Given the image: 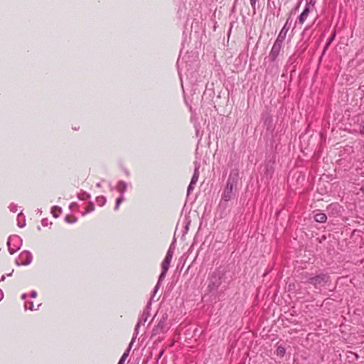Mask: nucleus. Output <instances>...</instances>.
Listing matches in <instances>:
<instances>
[{"label": "nucleus", "mask_w": 364, "mask_h": 364, "mask_svg": "<svg viewBox=\"0 0 364 364\" xmlns=\"http://www.w3.org/2000/svg\"><path fill=\"white\" fill-rule=\"evenodd\" d=\"M238 180V171H231L228 178L226 185L221 194V198L219 204L220 206L226 208L227 203L234 199L236 195Z\"/></svg>", "instance_id": "f257e3e1"}, {"label": "nucleus", "mask_w": 364, "mask_h": 364, "mask_svg": "<svg viewBox=\"0 0 364 364\" xmlns=\"http://www.w3.org/2000/svg\"><path fill=\"white\" fill-rule=\"evenodd\" d=\"M22 245V240L18 235H11L9 237L7 245L9 252L13 255L17 252Z\"/></svg>", "instance_id": "f03ea898"}, {"label": "nucleus", "mask_w": 364, "mask_h": 364, "mask_svg": "<svg viewBox=\"0 0 364 364\" xmlns=\"http://www.w3.org/2000/svg\"><path fill=\"white\" fill-rule=\"evenodd\" d=\"M166 321L167 316L166 314H163L161 318L158 317L156 318V324L152 330L153 336L164 333L166 331Z\"/></svg>", "instance_id": "7ed1b4c3"}, {"label": "nucleus", "mask_w": 364, "mask_h": 364, "mask_svg": "<svg viewBox=\"0 0 364 364\" xmlns=\"http://www.w3.org/2000/svg\"><path fill=\"white\" fill-rule=\"evenodd\" d=\"M291 24V20H290V18H289L287 20L283 28H282L281 31L279 32L273 46H281L283 43L284 39L286 38L287 33L290 28Z\"/></svg>", "instance_id": "20e7f679"}, {"label": "nucleus", "mask_w": 364, "mask_h": 364, "mask_svg": "<svg viewBox=\"0 0 364 364\" xmlns=\"http://www.w3.org/2000/svg\"><path fill=\"white\" fill-rule=\"evenodd\" d=\"M329 277L326 274H321L308 279V282L315 287L324 286L328 282Z\"/></svg>", "instance_id": "39448f33"}, {"label": "nucleus", "mask_w": 364, "mask_h": 364, "mask_svg": "<svg viewBox=\"0 0 364 364\" xmlns=\"http://www.w3.org/2000/svg\"><path fill=\"white\" fill-rule=\"evenodd\" d=\"M32 255L28 251L22 252L18 259H16V263L17 265H28L32 262Z\"/></svg>", "instance_id": "423d86ee"}, {"label": "nucleus", "mask_w": 364, "mask_h": 364, "mask_svg": "<svg viewBox=\"0 0 364 364\" xmlns=\"http://www.w3.org/2000/svg\"><path fill=\"white\" fill-rule=\"evenodd\" d=\"M169 266H170V263H168V262H164V261L162 262V263H161L162 271H161V274L159 276L158 283H157V284H156V286L155 287V291L157 290L158 286H159V283L165 277L167 271L168 270Z\"/></svg>", "instance_id": "0eeeda50"}, {"label": "nucleus", "mask_w": 364, "mask_h": 364, "mask_svg": "<svg viewBox=\"0 0 364 364\" xmlns=\"http://www.w3.org/2000/svg\"><path fill=\"white\" fill-rule=\"evenodd\" d=\"M311 2L306 3V6L304 9V11L301 12L300 16H299L298 21L299 24H303L306 19L307 18V16L309 14V7H310Z\"/></svg>", "instance_id": "6e6552de"}, {"label": "nucleus", "mask_w": 364, "mask_h": 364, "mask_svg": "<svg viewBox=\"0 0 364 364\" xmlns=\"http://www.w3.org/2000/svg\"><path fill=\"white\" fill-rule=\"evenodd\" d=\"M220 284V278L217 277L216 273L213 272L211 275V280L209 284V287L211 289H215Z\"/></svg>", "instance_id": "1a4fd4ad"}, {"label": "nucleus", "mask_w": 364, "mask_h": 364, "mask_svg": "<svg viewBox=\"0 0 364 364\" xmlns=\"http://www.w3.org/2000/svg\"><path fill=\"white\" fill-rule=\"evenodd\" d=\"M127 189V184L124 181H120L116 186V190L119 193L120 196H124Z\"/></svg>", "instance_id": "9d476101"}, {"label": "nucleus", "mask_w": 364, "mask_h": 364, "mask_svg": "<svg viewBox=\"0 0 364 364\" xmlns=\"http://www.w3.org/2000/svg\"><path fill=\"white\" fill-rule=\"evenodd\" d=\"M149 316V312L147 311H144L136 326V328H135L136 331H137V329L139 328V327L141 325H144L146 322Z\"/></svg>", "instance_id": "9b49d317"}, {"label": "nucleus", "mask_w": 364, "mask_h": 364, "mask_svg": "<svg viewBox=\"0 0 364 364\" xmlns=\"http://www.w3.org/2000/svg\"><path fill=\"white\" fill-rule=\"evenodd\" d=\"M314 219L318 223H324L326 222L327 217L324 213H319L315 215Z\"/></svg>", "instance_id": "f8f14e48"}, {"label": "nucleus", "mask_w": 364, "mask_h": 364, "mask_svg": "<svg viewBox=\"0 0 364 364\" xmlns=\"http://www.w3.org/2000/svg\"><path fill=\"white\" fill-rule=\"evenodd\" d=\"M18 220V226L19 228H23L26 225V220L23 214L20 213L17 216Z\"/></svg>", "instance_id": "ddd939ff"}, {"label": "nucleus", "mask_w": 364, "mask_h": 364, "mask_svg": "<svg viewBox=\"0 0 364 364\" xmlns=\"http://www.w3.org/2000/svg\"><path fill=\"white\" fill-rule=\"evenodd\" d=\"M199 166H196L195 167V170H194V173L192 176V178H191V183L192 184H196L198 180V177H199Z\"/></svg>", "instance_id": "4468645a"}, {"label": "nucleus", "mask_w": 364, "mask_h": 364, "mask_svg": "<svg viewBox=\"0 0 364 364\" xmlns=\"http://www.w3.org/2000/svg\"><path fill=\"white\" fill-rule=\"evenodd\" d=\"M173 251L171 248V247H170V248L168 249L167 253H166V255L164 259V262H166L168 263H171V261L173 258Z\"/></svg>", "instance_id": "2eb2a0df"}, {"label": "nucleus", "mask_w": 364, "mask_h": 364, "mask_svg": "<svg viewBox=\"0 0 364 364\" xmlns=\"http://www.w3.org/2000/svg\"><path fill=\"white\" fill-rule=\"evenodd\" d=\"M280 51V47H272L271 53H270V57L272 60H274L276 57L278 55Z\"/></svg>", "instance_id": "dca6fc26"}, {"label": "nucleus", "mask_w": 364, "mask_h": 364, "mask_svg": "<svg viewBox=\"0 0 364 364\" xmlns=\"http://www.w3.org/2000/svg\"><path fill=\"white\" fill-rule=\"evenodd\" d=\"M94 210H95V205H94V203H92V202H90L88 206L87 207V208L85 210V211L82 213V215L84 216L86 214L94 211Z\"/></svg>", "instance_id": "f3484780"}, {"label": "nucleus", "mask_w": 364, "mask_h": 364, "mask_svg": "<svg viewBox=\"0 0 364 364\" xmlns=\"http://www.w3.org/2000/svg\"><path fill=\"white\" fill-rule=\"evenodd\" d=\"M51 213L55 218H58L59 213H61V208L58 206H54L51 210Z\"/></svg>", "instance_id": "a211bd4d"}, {"label": "nucleus", "mask_w": 364, "mask_h": 364, "mask_svg": "<svg viewBox=\"0 0 364 364\" xmlns=\"http://www.w3.org/2000/svg\"><path fill=\"white\" fill-rule=\"evenodd\" d=\"M96 201H97L98 205L103 206L105 204L107 199L105 196H102L97 197Z\"/></svg>", "instance_id": "6ab92c4d"}, {"label": "nucleus", "mask_w": 364, "mask_h": 364, "mask_svg": "<svg viewBox=\"0 0 364 364\" xmlns=\"http://www.w3.org/2000/svg\"><path fill=\"white\" fill-rule=\"evenodd\" d=\"M186 56L182 55V50L180 52V55L178 60V67L181 66L183 63H186Z\"/></svg>", "instance_id": "aec40b11"}, {"label": "nucleus", "mask_w": 364, "mask_h": 364, "mask_svg": "<svg viewBox=\"0 0 364 364\" xmlns=\"http://www.w3.org/2000/svg\"><path fill=\"white\" fill-rule=\"evenodd\" d=\"M124 196H120L116 200L115 210H118L120 204L124 201Z\"/></svg>", "instance_id": "412c9836"}, {"label": "nucleus", "mask_w": 364, "mask_h": 364, "mask_svg": "<svg viewBox=\"0 0 364 364\" xmlns=\"http://www.w3.org/2000/svg\"><path fill=\"white\" fill-rule=\"evenodd\" d=\"M133 343H134V340H132L131 341V343H129L127 349L124 352V353L122 355V357L126 358L128 357V355L129 354V352H130V350H131V348L132 347Z\"/></svg>", "instance_id": "4be33fe9"}, {"label": "nucleus", "mask_w": 364, "mask_h": 364, "mask_svg": "<svg viewBox=\"0 0 364 364\" xmlns=\"http://www.w3.org/2000/svg\"><path fill=\"white\" fill-rule=\"evenodd\" d=\"M65 220L68 223H75L77 222V218L76 217L66 216Z\"/></svg>", "instance_id": "5701e85b"}, {"label": "nucleus", "mask_w": 364, "mask_h": 364, "mask_svg": "<svg viewBox=\"0 0 364 364\" xmlns=\"http://www.w3.org/2000/svg\"><path fill=\"white\" fill-rule=\"evenodd\" d=\"M90 197V196L85 192L78 195V198L80 200H86L87 198H89Z\"/></svg>", "instance_id": "b1692460"}, {"label": "nucleus", "mask_w": 364, "mask_h": 364, "mask_svg": "<svg viewBox=\"0 0 364 364\" xmlns=\"http://www.w3.org/2000/svg\"><path fill=\"white\" fill-rule=\"evenodd\" d=\"M9 208V210L13 213H16L18 210V206L14 203H11Z\"/></svg>", "instance_id": "393cba45"}, {"label": "nucleus", "mask_w": 364, "mask_h": 364, "mask_svg": "<svg viewBox=\"0 0 364 364\" xmlns=\"http://www.w3.org/2000/svg\"><path fill=\"white\" fill-rule=\"evenodd\" d=\"M277 354L280 355H283L285 353V349L283 347L279 346L277 348Z\"/></svg>", "instance_id": "a878e982"}, {"label": "nucleus", "mask_w": 364, "mask_h": 364, "mask_svg": "<svg viewBox=\"0 0 364 364\" xmlns=\"http://www.w3.org/2000/svg\"><path fill=\"white\" fill-rule=\"evenodd\" d=\"M24 306H25V308H26V309H30L31 311L34 310V305H33V302H31V303L29 304V306H27V304H26V303L25 304V305H24Z\"/></svg>", "instance_id": "bb28decb"}, {"label": "nucleus", "mask_w": 364, "mask_h": 364, "mask_svg": "<svg viewBox=\"0 0 364 364\" xmlns=\"http://www.w3.org/2000/svg\"><path fill=\"white\" fill-rule=\"evenodd\" d=\"M257 0H250L251 7L254 11H255V5Z\"/></svg>", "instance_id": "cd10ccee"}, {"label": "nucleus", "mask_w": 364, "mask_h": 364, "mask_svg": "<svg viewBox=\"0 0 364 364\" xmlns=\"http://www.w3.org/2000/svg\"><path fill=\"white\" fill-rule=\"evenodd\" d=\"M193 185L194 184H192L191 183H190V184L188 187V190H187L188 194H190L191 192L193 190Z\"/></svg>", "instance_id": "c85d7f7f"}, {"label": "nucleus", "mask_w": 364, "mask_h": 364, "mask_svg": "<svg viewBox=\"0 0 364 364\" xmlns=\"http://www.w3.org/2000/svg\"><path fill=\"white\" fill-rule=\"evenodd\" d=\"M77 206V203L73 202V203H71L70 204L69 208H70V209H71V210H72V209H73V208H76Z\"/></svg>", "instance_id": "c756f323"}, {"label": "nucleus", "mask_w": 364, "mask_h": 364, "mask_svg": "<svg viewBox=\"0 0 364 364\" xmlns=\"http://www.w3.org/2000/svg\"><path fill=\"white\" fill-rule=\"evenodd\" d=\"M359 90L362 93V97H364V85L360 86Z\"/></svg>", "instance_id": "7c9ffc66"}, {"label": "nucleus", "mask_w": 364, "mask_h": 364, "mask_svg": "<svg viewBox=\"0 0 364 364\" xmlns=\"http://www.w3.org/2000/svg\"><path fill=\"white\" fill-rule=\"evenodd\" d=\"M126 359H127L126 358H124V357L122 356L120 360H119V363H118V364H124V363L125 362Z\"/></svg>", "instance_id": "2f4dec72"}, {"label": "nucleus", "mask_w": 364, "mask_h": 364, "mask_svg": "<svg viewBox=\"0 0 364 364\" xmlns=\"http://www.w3.org/2000/svg\"><path fill=\"white\" fill-rule=\"evenodd\" d=\"M37 296V292L36 291H33L31 293V298H36Z\"/></svg>", "instance_id": "473e14b6"}, {"label": "nucleus", "mask_w": 364, "mask_h": 364, "mask_svg": "<svg viewBox=\"0 0 364 364\" xmlns=\"http://www.w3.org/2000/svg\"><path fill=\"white\" fill-rule=\"evenodd\" d=\"M3 297H4L3 292H2V291L0 289V301L3 299Z\"/></svg>", "instance_id": "72a5a7b5"}, {"label": "nucleus", "mask_w": 364, "mask_h": 364, "mask_svg": "<svg viewBox=\"0 0 364 364\" xmlns=\"http://www.w3.org/2000/svg\"><path fill=\"white\" fill-rule=\"evenodd\" d=\"M26 296H27L26 294H22V296H21V299H25L26 298Z\"/></svg>", "instance_id": "f704fd0d"}, {"label": "nucleus", "mask_w": 364, "mask_h": 364, "mask_svg": "<svg viewBox=\"0 0 364 364\" xmlns=\"http://www.w3.org/2000/svg\"><path fill=\"white\" fill-rule=\"evenodd\" d=\"M331 39H330V40H329V41L326 43V46H329V45H330V43H331Z\"/></svg>", "instance_id": "c9c22d12"}, {"label": "nucleus", "mask_w": 364, "mask_h": 364, "mask_svg": "<svg viewBox=\"0 0 364 364\" xmlns=\"http://www.w3.org/2000/svg\"><path fill=\"white\" fill-rule=\"evenodd\" d=\"M4 279H5V276H4V275H3V276L1 277V281H4Z\"/></svg>", "instance_id": "e433bc0d"}, {"label": "nucleus", "mask_w": 364, "mask_h": 364, "mask_svg": "<svg viewBox=\"0 0 364 364\" xmlns=\"http://www.w3.org/2000/svg\"><path fill=\"white\" fill-rule=\"evenodd\" d=\"M326 49V47H325V48L323 49V53H325Z\"/></svg>", "instance_id": "4c0bfd02"}, {"label": "nucleus", "mask_w": 364, "mask_h": 364, "mask_svg": "<svg viewBox=\"0 0 364 364\" xmlns=\"http://www.w3.org/2000/svg\"><path fill=\"white\" fill-rule=\"evenodd\" d=\"M97 187H100V183H97Z\"/></svg>", "instance_id": "58836bf2"}, {"label": "nucleus", "mask_w": 364, "mask_h": 364, "mask_svg": "<svg viewBox=\"0 0 364 364\" xmlns=\"http://www.w3.org/2000/svg\"><path fill=\"white\" fill-rule=\"evenodd\" d=\"M45 224H46V222L42 223V225H45Z\"/></svg>", "instance_id": "ea45409f"}, {"label": "nucleus", "mask_w": 364, "mask_h": 364, "mask_svg": "<svg viewBox=\"0 0 364 364\" xmlns=\"http://www.w3.org/2000/svg\"><path fill=\"white\" fill-rule=\"evenodd\" d=\"M45 224H46V222L42 223V225H45Z\"/></svg>", "instance_id": "a19ab883"}, {"label": "nucleus", "mask_w": 364, "mask_h": 364, "mask_svg": "<svg viewBox=\"0 0 364 364\" xmlns=\"http://www.w3.org/2000/svg\"><path fill=\"white\" fill-rule=\"evenodd\" d=\"M12 272L10 274H9L8 276H11L12 274Z\"/></svg>", "instance_id": "79ce46f5"}]
</instances>
